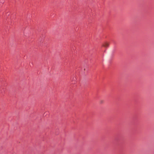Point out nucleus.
<instances>
[{
  "mask_svg": "<svg viewBox=\"0 0 154 154\" xmlns=\"http://www.w3.org/2000/svg\"><path fill=\"white\" fill-rule=\"evenodd\" d=\"M109 44L107 42H105L103 45V46L105 47H108L109 46Z\"/></svg>",
  "mask_w": 154,
  "mask_h": 154,
  "instance_id": "f257e3e1",
  "label": "nucleus"
},
{
  "mask_svg": "<svg viewBox=\"0 0 154 154\" xmlns=\"http://www.w3.org/2000/svg\"><path fill=\"white\" fill-rule=\"evenodd\" d=\"M103 100H101V101H100V103H103Z\"/></svg>",
  "mask_w": 154,
  "mask_h": 154,
  "instance_id": "f03ea898",
  "label": "nucleus"
}]
</instances>
